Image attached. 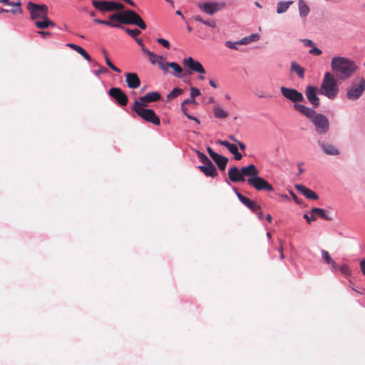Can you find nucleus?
<instances>
[{"mask_svg":"<svg viewBox=\"0 0 365 365\" xmlns=\"http://www.w3.org/2000/svg\"><path fill=\"white\" fill-rule=\"evenodd\" d=\"M339 92L336 81L333 74L327 72L324 74L322 83L319 88V93L324 95L329 99H334Z\"/></svg>","mask_w":365,"mask_h":365,"instance_id":"20e7f679","label":"nucleus"},{"mask_svg":"<svg viewBox=\"0 0 365 365\" xmlns=\"http://www.w3.org/2000/svg\"><path fill=\"white\" fill-rule=\"evenodd\" d=\"M212 160L215 161V163L218 166L219 169L220 170H225L227 166V164L228 163V158L221 155L220 154H217L215 157L212 158Z\"/></svg>","mask_w":365,"mask_h":365,"instance_id":"b1692460","label":"nucleus"},{"mask_svg":"<svg viewBox=\"0 0 365 365\" xmlns=\"http://www.w3.org/2000/svg\"><path fill=\"white\" fill-rule=\"evenodd\" d=\"M302 41H303L304 46L307 47L313 48L315 46L314 43L310 39H303Z\"/></svg>","mask_w":365,"mask_h":365,"instance_id":"864d4df0","label":"nucleus"},{"mask_svg":"<svg viewBox=\"0 0 365 365\" xmlns=\"http://www.w3.org/2000/svg\"><path fill=\"white\" fill-rule=\"evenodd\" d=\"M110 21L95 19L94 22L98 24H104L115 28H123L122 24L135 25L145 30L147 26L141 16L133 10H125L123 12L115 13L108 16Z\"/></svg>","mask_w":365,"mask_h":365,"instance_id":"f257e3e1","label":"nucleus"},{"mask_svg":"<svg viewBox=\"0 0 365 365\" xmlns=\"http://www.w3.org/2000/svg\"><path fill=\"white\" fill-rule=\"evenodd\" d=\"M279 244H280V247L279 248V252L280 254V259H282L284 258V255L283 254V247H282V240H279Z\"/></svg>","mask_w":365,"mask_h":365,"instance_id":"13d9d810","label":"nucleus"},{"mask_svg":"<svg viewBox=\"0 0 365 365\" xmlns=\"http://www.w3.org/2000/svg\"><path fill=\"white\" fill-rule=\"evenodd\" d=\"M321 252H322V258H323L324 261L327 264H331V268H332L333 270H334V271L337 270L338 269V264H336V262L334 260H333L331 259V257H330L328 251L322 250Z\"/></svg>","mask_w":365,"mask_h":365,"instance_id":"393cba45","label":"nucleus"},{"mask_svg":"<svg viewBox=\"0 0 365 365\" xmlns=\"http://www.w3.org/2000/svg\"><path fill=\"white\" fill-rule=\"evenodd\" d=\"M365 91V80L364 78H356L352 85L347 88L346 98L350 101L359 99Z\"/></svg>","mask_w":365,"mask_h":365,"instance_id":"0eeeda50","label":"nucleus"},{"mask_svg":"<svg viewBox=\"0 0 365 365\" xmlns=\"http://www.w3.org/2000/svg\"><path fill=\"white\" fill-rule=\"evenodd\" d=\"M125 2L128 3L131 6H135V4L132 0H125Z\"/></svg>","mask_w":365,"mask_h":365,"instance_id":"69168bd1","label":"nucleus"},{"mask_svg":"<svg viewBox=\"0 0 365 365\" xmlns=\"http://www.w3.org/2000/svg\"><path fill=\"white\" fill-rule=\"evenodd\" d=\"M237 145H239L240 149L241 150H242V151L245 150V149H246V145H245V144L244 143L240 142V141H238V142H237Z\"/></svg>","mask_w":365,"mask_h":365,"instance_id":"680f3d73","label":"nucleus"},{"mask_svg":"<svg viewBox=\"0 0 365 365\" xmlns=\"http://www.w3.org/2000/svg\"><path fill=\"white\" fill-rule=\"evenodd\" d=\"M160 98L161 96L160 93L155 91L146 93L145 96L140 97L138 101L140 106L144 107L147 106L149 103L158 101Z\"/></svg>","mask_w":365,"mask_h":365,"instance_id":"dca6fc26","label":"nucleus"},{"mask_svg":"<svg viewBox=\"0 0 365 365\" xmlns=\"http://www.w3.org/2000/svg\"><path fill=\"white\" fill-rule=\"evenodd\" d=\"M292 4V1L278 2L277 4V13L279 14L286 12Z\"/></svg>","mask_w":365,"mask_h":365,"instance_id":"c85d7f7f","label":"nucleus"},{"mask_svg":"<svg viewBox=\"0 0 365 365\" xmlns=\"http://www.w3.org/2000/svg\"><path fill=\"white\" fill-rule=\"evenodd\" d=\"M150 61L152 64L157 63L159 66L160 62H163L164 58L161 56H158L155 54L154 52H152L149 56Z\"/></svg>","mask_w":365,"mask_h":365,"instance_id":"72a5a7b5","label":"nucleus"},{"mask_svg":"<svg viewBox=\"0 0 365 365\" xmlns=\"http://www.w3.org/2000/svg\"><path fill=\"white\" fill-rule=\"evenodd\" d=\"M106 64L107 66L110 68L112 69L113 71L117 72V73H120V70L117 68L111 61L109 59V58L108 56H106Z\"/></svg>","mask_w":365,"mask_h":365,"instance_id":"a19ab883","label":"nucleus"},{"mask_svg":"<svg viewBox=\"0 0 365 365\" xmlns=\"http://www.w3.org/2000/svg\"><path fill=\"white\" fill-rule=\"evenodd\" d=\"M296 189L299 191L303 195H304L307 199L310 200H318L319 196L314 191L307 188L303 185H296Z\"/></svg>","mask_w":365,"mask_h":365,"instance_id":"4be33fe9","label":"nucleus"},{"mask_svg":"<svg viewBox=\"0 0 365 365\" xmlns=\"http://www.w3.org/2000/svg\"><path fill=\"white\" fill-rule=\"evenodd\" d=\"M299 13L301 17L307 16L309 13V7L304 0H298Z\"/></svg>","mask_w":365,"mask_h":365,"instance_id":"bb28decb","label":"nucleus"},{"mask_svg":"<svg viewBox=\"0 0 365 365\" xmlns=\"http://www.w3.org/2000/svg\"><path fill=\"white\" fill-rule=\"evenodd\" d=\"M180 107H181L182 112L184 113L185 115L187 116V118L195 120L197 125H199L200 123L198 118H197L194 116H192L188 113V109L186 108L185 106L181 104Z\"/></svg>","mask_w":365,"mask_h":365,"instance_id":"e433bc0d","label":"nucleus"},{"mask_svg":"<svg viewBox=\"0 0 365 365\" xmlns=\"http://www.w3.org/2000/svg\"><path fill=\"white\" fill-rule=\"evenodd\" d=\"M280 91L284 98L294 103V104H299L298 103L304 101L302 93L294 88L282 86Z\"/></svg>","mask_w":365,"mask_h":365,"instance_id":"9b49d317","label":"nucleus"},{"mask_svg":"<svg viewBox=\"0 0 365 365\" xmlns=\"http://www.w3.org/2000/svg\"><path fill=\"white\" fill-rule=\"evenodd\" d=\"M184 91L182 88H175L171 92L167 95V101H171L178 96L182 95Z\"/></svg>","mask_w":365,"mask_h":365,"instance_id":"7c9ffc66","label":"nucleus"},{"mask_svg":"<svg viewBox=\"0 0 365 365\" xmlns=\"http://www.w3.org/2000/svg\"><path fill=\"white\" fill-rule=\"evenodd\" d=\"M197 156L200 159V160L203 163V165H207L211 163L212 161L207 158L206 155L202 153L200 151H197Z\"/></svg>","mask_w":365,"mask_h":365,"instance_id":"ea45409f","label":"nucleus"},{"mask_svg":"<svg viewBox=\"0 0 365 365\" xmlns=\"http://www.w3.org/2000/svg\"><path fill=\"white\" fill-rule=\"evenodd\" d=\"M182 64L191 71L197 72L200 74L205 73V70L202 63L192 57L185 58L182 61Z\"/></svg>","mask_w":365,"mask_h":365,"instance_id":"4468645a","label":"nucleus"},{"mask_svg":"<svg viewBox=\"0 0 365 365\" xmlns=\"http://www.w3.org/2000/svg\"><path fill=\"white\" fill-rule=\"evenodd\" d=\"M209 84L215 88H217L218 87L217 84L214 80H210Z\"/></svg>","mask_w":365,"mask_h":365,"instance_id":"e2e57ef3","label":"nucleus"},{"mask_svg":"<svg viewBox=\"0 0 365 365\" xmlns=\"http://www.w3.org/2000/svg\"><path fill=\"white\" fill-rule=\"evenodd\" d=\"M199 9L207 14L213 15L226 6L225 2H205L197 4Z\"/></svg>","mask_w":365,"mask_h":365,"instance_id":"f8f14e48","label":"nucleus"},{"mask_svg":"<svg viewBox=\"0 0 365 365\" xmlns=\"http://www.w3.org/2000/svg\"><path fill=\"white\" fill-rule=\"evenodd\" d=\"M106 71V69L103 67H101V68L96 71V74L98 75L100 73H104Z\"/></svg>","mask_w":365,"mask_h":365,"instance_id":"0e129e2a","label":"nucleus"},{"mask_svg":"<svg viewBox=\"0 0 365 365\" xmlns=\"http://www.w3.org/2000/svg\"><path fill=\"white\" fill-rule=\"evenodd\" d=\"M293 107L311 120L317 134L324 135L329 131V122L326 115L302 104H294Z\"/></svg>","mask_w":365,"mask_h":365,"instance_id":"f03ea898","label":"nucleus"},{"mask_svg":"<svg viewBox=\"0 0 365 365\" xmlns=\"http://www.w3.org/2000/svg\"><path fill=\"white\" fill-rule=\"evenodd\" d=\"M318 145L320 146L324 153L329 155H338L340 154V150L333 144L318 141Z\"/></svg>","mask_w":365,"mask_h":365,"instance_id":"aec40b11","label":"nucleus"},{"mask_svg":"<svg viewBox=\"0 0 365 365\" xmlns=\"http://www.w3.org/2000/svg\"><path fill=\"white\" fill-rule=\"evenodd\" d=\"M247 207L253 212H256L260 209V206L252 200L249 205H247Z\"/></svg>","mask_w":365,"mask_h":365,"instance_id":"37998d69","label":"nucleus"},{"mask_svg":"<svg viewBox=\"0 0 365 365\" xmlns=\"http://www.w3.org/2000/svg\"><path fill=\"white\" fill-rule=\"evenodd\" d=\"M141 49H142L143 53L148 55V56L153 52V51H149L145 46H143Z\"/></svg>","mask_w":365,"mask_h":365,"instance_id":"052dcab7","label":"nucleus"},{"mask_svg":"<svg viewBox=\"0 0 365 365\" xmlns=\"http://www.w3.org/2000/svg\"><path fill=\"white\" fill-rule=\"evenodd\" d=\"M304 218L306 219L307 222L309 224L312 221L316 220V217L314 216V214H311L309 216L307 214L304 215Z\"/></svg>","mask_w":365,"mask_h":365,"instance_id":"3c124183","label":"nucleus"},{"mask_svg":"<svg viewBox=\"0 0 365 365\" xmlns=\"http://www.w3.org/2000/svg\"><path fill=\"white\" fill-rule=\"evenodd\" d=\"M108 95L113 98H114L116 101V102L122 106H125L128 104V98L127 95L120 88H111L108 91Z\"/></svg>","mask_w":365,"mask_h":365,"instance_id":"ddd939ff","label":"nucleus"},{"mask_svg":"<svg viewBox=\"0 0 365 365\" xmlns=\"http://www.w3.org/2000/svg\"><path fill=\"white\" fill-rule=\"evenodd\" d=\"M125 31L132 38H136V37L138 36H139L140 34H141V31L137 29H128V28H125L123 26V28Z\"/></svg>","mask_w":365,"mask_h":365,"instance_id":"4c0bfd02","label":"nucleus"},{"mask_svg":"<svg viewBox=\"0 0 365 365\" xmlns=\"http://www.w3.org/2000/svg\"><path fill=\"white\" fill-rule=\"evenodd\" d=\"M331 67L334 75L339 80L350 78L357 68L353 61L341 56H335L331 58Z\"/></svg>","mask_w":365,"mask_h":365,"instance_id":"7ed1b4c3","label":"nucleus"},{"mask_svg":"<svg viewBox=\"0 0 365 365\" xmlns=\"http://www.w3.org/2000/svg\"><path fill=\"white\" fill-rule=\"evenodd\" d=\"M132 110L135 112L144 120L150 123L155 125H160V120L159 117L155 114L153 110L149 108H144L140 106L138 101H135Z\"/></svg>","mask_w":365,"mask_h":365,"instance_id":"423d86ee","label":"nucleus"},{"mask_svg":"<svg viewBox=\"0 0 365 365\" xmlns=\"http://www.w3.org/2000/svg\"><path fill=\"white\" fill-rule=\"evenodd\" d=\"M125 82L129 88L135 89L140 86V80L135 73H126Z\"/></svg>","mask_w":365,"mask_h":365,"instance_id":"a211bd4d","label":"nucleus"},{"mask_svg":"<svg viewBox=\"0 0 365 365\" xmlns=\"http://www.w3.org/2000/svg\"><path fill=\"white\" fill-rule=\"evenodd\" d=\"M157 41L158 43L161 44L165 48H170V43L168 40L160 38L157 39Z\"/></svg>","mask_w":365,"mask_h":365,"instance_id":"49530a36","label":"nucleus"},{"mask_svg":"<svg viewBox=\"0 0 365 365\" xmlns=\"http://www.w3.org/2000/svg\"><path fill=\"white\" fill-rule=\"evenodd\" d=\"M309 53L314 56H319L322 52L319 48L315 47L314 46L313 48H312V49L309 51Z\"/></svg>","mask_w":365,"mask_h":365,"instance_id":"de8ad7c7","label":"nucleus"},{"mask_svg":"<svg viewBox=\"0 0 365 365\" xmlns=\"http://www.w3.org/2000/svg\"><path fill=\"white\" fill-rule=\"evenodd\" d=\"M291 69L296 72L298 76L301 78L304 77L305 70L295 62H292L291 64Z\"/></svg>","mask_w":365,"mask_h":365,"instance_id":"473e14b6","label":"nucleus"},{"mask_svg":"<svg viewBox=\"0 0 365 365\" xmlns=\"http://www.w3.org/2000/svg\"><path fill=\"white\" fill-rule=\"evenodd\" d=\"M201 94L200 90L195 87H192L190 88V96L192 98H195Z\"/></svg>","mask_w":365,"mask_h":365,"instance_id":"c03bdc74","label":"nucleus"},{"mask_svg":"<svg viewBox=\"0 0 365 365\" xmlns=\"http://www.w3.org/2000/svg\"><path fill=\"white\" fill-rule=\"evenodd\" d=\"M35 26L39 29H44L49 26L54 27L55 24L51 19L48 18V16L45 19H38L35 21Z\"/></svg>","mask_w":365,"mask_h":365,"instance_id":"5701e85b","label":"nucleus"},{"mask_svg":"<svg viewBox=\"0 0 365 365\" xmlns=\"http://www.w3.org/2000/svg\"><path fill=\"white\" fill-rule=\"evenodd\" d=\"M197 156L200 159V160L203 163V165H207L211 163L212 161L207 158L206 155L202 153L200 151H197Z\"/></svg>","mask_w":365,"mask_h":365,"instance_id":"58836bf2","label":"nucleus"},{"mask_svg":"<svg viewBox=\"0 0 365 365\" xmlns=\"http://www.w3.org/2000/svg\"><path fill=\"white\" fill-rule=\"evenodd\" d=\"M217 143L219 145H221L225 146V148H227L228 149V150L232 154L234 155V158L236 160H240L242 159V155L240 153H239L238 148H237L236 145L232 144V143H229L228 141L221 140H218L217 141Z\"/></svg>","mask_w":365,"mask_h":365,"instance_id":"6ab92c4d","label":"nucleus"},{"mask_svg":"<svg viewBox=\"0 0 365 365\" xmlns=\"http://www.w3.org/2000/svg\"><path fill=\"white\" fill-rule=\"evenodd\" d=\"M135 40H136V42L138 43V44L140 45L141 48L143 47V46H145L141 39L136 38Z\"/></svg>","mask_w":365,"mask_h":365,"instance_id":"338daca9","label":"nucleus"},{"mask_svg":"<svg viewBox=\"0 0 365 365\" xmlns=\"http://www.w3.org/2000/svg\"><path fill=\"white\" fill-rule=\"evenodd\" d=\"M0 2L4 3L6 5L12 6L15 7L14 9L10 10V12L12 14H21L22 12L21 8V4L20 1L11 2L10 1V0H0Z\"/></svg>","mask_w":365,"mask_h":365,"instance_id":"a878e982","label":"nucleus"},{"mask_svg":"<svg viewBox=\"0 0 365 365\" xmlns=\"http://www.w3.org/2000/svg\"><path fill=\"white\" fill-rule=\"evenodd\" d=\"M213 111L214 115L217 118H226L228 117V113L218 106L214 107Z\"/></svg>","mask_w":365,"mask_h":365,"instance_id":"2f4dec72","label":"nucleus"},{"mask_svg":"<svg viewBox=\"0 0 365 365\" xmlns=\"http://www.w3.org/2000/svg\"><path fill=\"white\" fill-rule=\"evenodd\" d=\"M235 191L240 201L246 207H247V205H249L252 200H250L248 197L242 195L240 192L237 191V189H235Z\"/></svg>","mask_w":365,"mask_h":365,"instance_id":"c9c22d12","label":"nucleus"},{"mask_svg":"<svg viewBox=\"0 0 365 365\" xmlns=\"http://www.w3.org/2000/svg\"><path fill=\"white\" fill-rule=\"evenodd\" d=\"M194 19L196 21L201 22L203 24L207 25L210 27H212V28L216 27V22L213 20L205 21V20H203L200 16H195Z\"/></svg>","mask_w":365,"mask_h":365,"instance_id":"f704fd0d","label":"nucleus"},{"mask_svg":"<svg viewBox=\"0 0 365 365\" xmlns=\"http://www.w3.org/2000/svg\"><path fill=\"white\" fill-rule=\"evenodd\" d=\"M198 169L208 177L215 178L218 175L216 168L212 162L207 165L198 166Z\"/></svg>","mask_w":365,"mask_h":365,"instance_id":"412c9836","label":"nucleus"},{"mask_svg":"<svg viewBox=\"0 0 365 365\" xmlns=\"http://www.w3.org/2000/svg\"><path fill=\"white\" fill-rule=\"evenodd\" d=\"M66 46L73 49L74 51H76L77 53H78L80 54V53L83 51V48H82L81 46H79L78 45H76L74 43H67L66 44Z\"/></svg>","mask_w":365,"mask_h":365,"instance_id":"79ce46f5","label":"nucleus"},{"mask_svg":"<svg viewBox=\"0 0 365 365\" xmlns=\"http://www.w3.org/2000/svg\"><path fill=\"white\" fill-rule=\"evenodd\" d=\"M317 93H319V89L312 86H308L306 88L305 94L309 101L314 108L319 107L320 104L319 98L317 96Z\"/></svg>","mask_w":365,"mask_h":365,"instance_id":"2eb2a0df","label":"nucleus"},{"mask_svg":"<svg viewBox=\"0 0 365 365\" xmlns=\"http://www.w3.org/2000/svg\"><path fill=\"white\" fill-rule=\"evenodd\" d=\"M255 165L250 164L248 166L242 167L240 170L236 166L230 168L228 170V177L233 182H245V177L256 175Z\"/></svg>","mask_w":365,"mask_h":365,"instance_id":"39448f33","label":"nucleus"},{"mask_svg":"<svg viewBox=\"0 0 365 365\" xmlns=\"http://www.w3.org/2000/svg\"><path fill=\"white\" fill-rule=\"evenodd\" d=\"M207 151L212 159L215 157L218 153H215L210 147L207 148Z\"/></svg>","mask_w":365,"mask_h":365,"instance_id":"4d7b16f0","label":"nucleus"},{"mask_svg":"<svg viewBox=\"0 0 365 365\" xmlns=\"http://www.w3.org/2000/svg\"><path fill=\"white\" fill-rule=\"evenodd\" d=\"M266 220L269 222H272V217L271 216L270 214H267V216H266Z\"/></svg>","mask_w":365,"mask_h":365,"instance_id":"774afa93","label":"nucleus"},{"mask_svg":"<svg viewBox=\"0 0 365 365\" xmlns=\"http://www.w3.org/2000/svg\"><path fill=\"white\" fill-rule=\"evenodd\" d=\"M196 101L195 99L192 98V97L190 98H188V99H185L182 102V105H184V106H186L187 104H190V103H196Z\"/></svg>","mask_w":365,"mask_h":365,"instance_id":"5fc2aeb1","label":"nucleus"},{"mask_svg":"<svg viewBox=\"0 0 365 365\" xmlns=\"http://www.w3.org/2000/svg\"><path fill=\"white\" fill-rule=\"evenodd\" d=\"M360 268L362 273L365 275V259L362 260L360 262Z\"/></svg>","mask_w":365,"mask_h":365,"instance_id":"bf43d9fd","label":"nucleus"},{"mask_svg":"<svg viewBox=\"0 0 365 365\" xmlns=\"http://www.w3.org/2000/svg\"><path fill=\"white\" fill-rule=\"evenodd\" d=\"M339 269L341 270V273L344 274H348L349 273V269L347 265L344 264L341 267L338 266V269Z\"/></svg>","mask_w":365,"mask_h":365,"instance_id":"8fccbe9b","label":"nucleus"},{"mask_svg":"<svg viewBox=\"0 0 365 365\" xmlns=\"http://www.w3.org/2000/svg\"><path fill=\"white\" fill-rule=\"evenodd\" d=\"M43 38H46L48 36H51L52 34L49 31H38V32Z\"/></svg>","mask_w":365,"mask_h":365,"instance_id":"6e6d98bb","label":"nucleus"},{"mask_svg":"<svg viewBox=\"0 0 365 365\" xmlns=\"http://www.w3.org/2000/svg\"><path fill=\"white\" fill-rule=\"evenodd\" d=\"M311 214L317 215L321 218L326 220H332V217L328 216L325 212L324 210L322 208L318 207H314L311 210Z\"/></svg>","mask_w":365,"mask_h":365,"instance_id":"c756f323","label":"nucleus"},{"mask_svg":"<svg viewBox=\"0 0 365 365\" xmlns=\"http://www.w3.org/2000/svg\"><path fill=\"white\" fill-rule=\"evenodd\" d=\"M159 68L163 71L164 74H167L169 71L168 68H171L174 71V75L175 76H180L178 74L181 73L183 71L180 66L175 62H160Z\"/></svg>","mask_w":365,"mask_h":365,"instance_id":"f3484780","label":"nucleus"},{"mask_svg":"<svg viewBox=\"0 0 365 365\" xmlns=\"http://www.w3.org/2000/svg\"><path fill=\"white\" fill-rule=\"evenodd\" d=\"M255 95L259 98H268V99H270L272 98V96L271 94H265L264 92L262 91H257L256 92Z\"/></svg>","mask_w":365,"mask_h":365,"instance_id":"a18cd8bd","label":"nucleus"},{"mask_svg":"<svg viewBox=\"0 0 365 365\" xmlns=\"http://www.w3.org/2000/svg\"><path fill=\"white\" fill-rule=\"evenodd\" d=\"M80 55H81L86 60H87L89 62L92 61L91 56L87 53V51L84 48L83 51H82L80 53Z\"/></svg>","mask_w":365,"mask_h":365,"instance_id":"603ef678","label":"nucleus"},{"mask_svg":"<svg viewBox=\"0 0 365 365\" xmlns=\"http://www.w3.org/2000/svg\"><path fill=\"white\" fill-rule=\"evenodd\" d=\"M260 36L258 34H254L250 36L242 38L240 41H237L240 45H247L251 42L257 41Z\"/></svg>","mask_w":365,"mask_h":365,"instance_id":"cd10ccee","label":"nucleus"},{"mask_svg":"<svg viewBox=\"0 0 365 365\" xmlns=\"http://www.w3.org/2000/svg\"><path fill=\"white\" fill-rule=\"evenodd\" d=\"M26 9L29 12L30 18L33 21L45 19L48 14V8L46 4H37L32 1H29Z\"/></svg>","mask_w":365,"mask_h":365,"instance_id":"1a4fd4ad","label":"nucleus"},{"mask_svg":"<svg viewBox=\"0 0 365 365\" xmlns=\"http://www.w3.org/2000/svg\"><path fill=\"white\" fill-rule=\"evenodd\" d=\"M256 175H250L247 178L248 184L257 191H273L274 188L271 184L261 177H259V171L255 167Z\"/></svg>","mask_w":365,"mask_h":365,"instance_id":"9d476101","label":"nucleus"},{"mask_svg":"<svg viewBox=\"0 0 365 365\" xmlns=\"http://www.w3.org/2000/svg\"><path fill=\"white\" fill-rule=\"evenodd\" d=\"M239 44L237 42H232V41H226L225 42V46L229 48H231V49H237V45Z\"/></svg>","mask_w":365,"mask_h":365,"instance_id":"09e8293b","label":"nucleus"},{"mask_svg":"<svg viewBox=\"0 0 365 365\" xmlns=\"http://www.w3.org/2000/svg\"><path fill=\"white\" fill-rule=\"evenodd\" d=\"M92 5L101 13L122 11L125 8L123 4L113 1L92 0Z\"/></svg>","mask_w":365,"mask_h":365,"instance_id":"6e6552de","label":"nucleus"}]
</instances>
